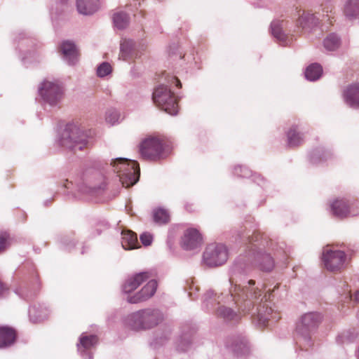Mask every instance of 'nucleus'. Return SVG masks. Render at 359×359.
<instances>
[{"label": "nucleus", "instance_id": "obj_3", "mask_svg": "<svg viewBox=\"0 0 359 359\" xmlns=\"http://www.w3.org/2000/svg\"><path fill=\"white\" fill-rule=\"evenodd\" d=\"M162 320L157 310L145 309L130 314L126 320L128 326L133 330L150 329Z\"/></svg>", "mask_w": 359, "mask_h": 359}, {"label": "nucleus", "instance_id": "obj_10", "mask_svg": "<svg viewBox=\"0 0 359 359\" xmlns=\"http://www.w3.org/2000/svg\"><path fill=\"white\" fill-rule=\"evenodd\" d=\"M157 282L155 280H151L137 292L133 295H128V302L130 304H138L145 302L150 299L155 294L157 289Z\"/></svg>", "mask_w": 359, "mask_h": 359}, {"label": "nucleus", "instance_id": "obj_20", "mask_svg": "<svg viewBox=\"0 0 359 359\" xmlns=\"http://www.w3.org/2000/svg\"><path fill=\"white\" fill-rule=\"evenodd\" d=\"M323 72L322 67L318 64H312L305 72V76L310 81H315L320 78Z\"/></svg>", "mask_w": 359, "mask_h": 359}, {"label": "nucleus", "instance_id": "obj_35", "mask_svg": "<svg viewBox=\"0 0 359 359\" xmlns=\"http://www.w3.org/2000/svg\"><path fill=\"white\" fill-rule=\"evenodd\" d=\"M140 241L144 245H149L152 241V236L150 233H144L140 236Z\"/></svg>", "mask_w": 359, "mask_h": 359}, {"label": "nucleus", "instance_id": "obj_24", "mask_svg": "<svg viewBox=\"0 0 359 359\" xmlns=\"http://www.w3.org/2000/svg\"><path fill=\"white\" fill-rule=\"evenodd\" d=\"M340 46V40L337 35L331 34L324 40V47L330 51L335 50Z\"/></svg>", "mask_w": 359, "mask_h": 359}, {"label": "nucleus", "instance_id": "obj_29", "mask_svg": "<svg viewBox=\"0 0 359 359\" xmlns=\"http://www.w3.org/2000/svg\"><path fill=\"white\" fill-rule=\"evenodd\" d=\"M299 18L297 21V25L298 27H302L304 28L310 21H313L314 17L313 14H310L309 13H306L303 11L302 14H299Z\"/></svg>", "mask_w": 359, "mask_h": 359}, {"label": "nucleus", "instance_id": "obj_40", "mask_svg": "<svg viewBox=\"0 0 359 359\" xmlns=\"http://www.w3.org/2000/svg\"><path fill=\"white\" fill-rule=\"evenodd\" d=\"M350 298L359 302V291H356L353 294L351 295Z\"/></svg>", "mask_w": 359, "mask_h": 359}, {"label": "nucleus", "instance_id": "obj_32", "mask_svg": "<svg viewBox=\"0 0 359 359\" xmlns=\"http://www.w3.org/2000/svg\"><path fill=\"white\" fill-rule=\"evenodd\" d=\"M111 72V67L107 62L101 64L97 70V74L99 76L103 77L108 75Z\"/></svg>", "mask_w": 359, "mask_h": 359}, {"label": "nucleus", "instance_id": "obj_42", "mask_svg": "<svg viewBox=\"0 0 359 359\" xmlns=\"http://www.w3.org/2000/svg\"><path fill=\"white\" fill-rule=\"evenodd\" d=\"M151 318H145L144 319V321L145 323H149V321H151Z\"/></svg>", "mask_w": 359, "mask_h": 359}, {"label": "nucleus", "instance_id": "obj_28", "mask_svg": "<svg viewBox=\"0 0 359 359\" xmlns=\"http://www.w3.org/2000/svg\"><path fill=\"white\" fill-rule=\"evenodd\" d=\"M97 341L95 335L81 336L80 338V344L85 349L90 348Z\"/></svg>", "mask_w": 359, "mask_h": 359}, {"label": "nucleus", "instance_id": "obj_38", "mask_svg": "<svg viewBox=\"0 0 359 359\" xmlns=\"http://www.w3.org/2000/svg\"><path fill=\"white\" fill-rule=\"evenodd\" d=\"M332 11V6L330 4L326 5L323 8V12L326 13V17L328 18L327 20H330V16H329L328 13H331Z\"/></svg>", "mask_w": 359, "mask_h": 359}, {"label": "nucleus", "instance_id": "obj_8", "mask_svg": "<svg viewBox=\"0 0 359 359\" xmlns=\"http://www.w3.org/2000/svg\"><path fill=\"white\" fill-rule=\"evenodd\" d=\"M40 95L50 105H55L62 97V87L57 83L45 81L39 88Z\"/></svg>", "mask_w": 359, "mask_h": 359}, {"label": "nucleus", "instance_id": "obj_27", "mask_svg": "<svg viewBox=\"0 0 359 359\" xmlns=\"http://www.w3.org/2000/svg\"><path fill=\"white\" fill-rule=\"evenodd\" d=\"M217 313L218 315L229 320H234L238 319V316L229 308L219 307L217 310Z\"/></svg>", "mask_w": 359, "mask_h": 359}, {"label": "nucleus", "instance_id": "obj_14", "mask_svg": "<svg viewBox=\"0 0 359 359\" xmlns=\"http://www.w3.org/2000/svg\"><path fill=\"white\" fill-rule=\"evenodd\" d=\"M121 245L126 250L137 248L139 243L137 234L130 230L123 231Z\"/></svg>", "mask_w": 359, "mask_h": 359}, {"label": "nucleus", "instance_id": "obj_30", "mask_svg": "<svg viewBox=\"0 0 359 359\" xmlns=\"http://www.w3.org/2000/svg\"><path fill=\"white\" fill-rule=\"evenodd\" d=\"M274 266V262L269 255H264L262 258L260 268L262 271H270Z\"/></svg>", "mask_w": 359, "mask_h": 359}, {"label": "nucleus", "instance_id": "obj_23", "mask_svg": "<svg viewBox=\"0 0 359 359\" xmlns=\"http://www.w3.org/2000/svg\"><path fill=\"white\" fill-rule=\"evenodd\" d=\"M74 135L69 137L71 144L69 147L74 151L76 152L78 150L81 151L85 148H87L88 142L86 139L80 137H74Z\"/></svg>", "mask_w": 359, "mask_h": 359}, {"label": "nucleus", "instance_id": "obj_19", "mask_svg": "<svg viewBox=\"0 0 359 359\" xmlns=\"http://www.w3.org/2000/svg\"><path fill=\"white\" fill-rule=\"evenodd\" d=\"M60 48L62 55L73 63L78 55L74 43L69 41H64Z\"/></svg>", "mask_w": 359, "mask_h": 359}, {"label": "nucleus", "instance_id": "obj_22", "mask_svg": "<svg viewBox=\"0 0 359 359\" xmlns=\"http://www.w3.org/2000/svg\"><path fill=\"white\" fill-rule=\"evenodd\" d=\"M346 16L352 18L359 14V0H349L345 6Z\"/></svg>", "mask_w": 359, "mask_h": 359}, {"label": "nucleus", "instance_id": "obj_31", "mask_svg": "<svg viewBox=\"0 0 359 359\" xmlns=\"http://www.w3.org/2000/svg\"><path fill=\"white\" fill-rule=\"evenodd\" d=\"M271 31L273 35L280 41L285 39V35L282 32V28L278 22H273L271 25Z\"/></svg>", "mask_w": 359, "mask_h": 359}, {"label": "nucleus", "instance_id": "obj_37", "mask_svg": "<svg viewBox=\"0 0 359 359\" xmlns=\"http://www.w3.org/2000/svg\"><path fill=\"white\" fill-rule=\"evenodd\" d=\"M8 290L9 287L7 286V285L0 280V297L4 296L8 292Z\"/></svg>", "mask_w": 359, "mask_h": 359}, {"label": "nucleus", "instance_id": "obj_34", "mask_svg": "<svg viewBox=\"0 0 359 359\" xmlns=\"http://www.w3.org/2000/svg\"><path fill=\"white\" fill-rule=\"evenodd\" d=\"M8 236L5 233L0 235V253L6 250L8 246Z\"/></svg>", "mask_w": 359, "mask_h": 359}, {"label": "nucleus", "instance_id": "obj_5", "mask_svg": "<svg viewBox=\"0 0 359 359\" xmlns=\"http://www.w3.org/2000/svg\"><path fill=\"white\" fill-rule=\"evenodd\" d=\"M153 100L156 106L171 115L178 111L177 98L167 86L161 85L153 93Z\"/></svg>", "mask_w": 359, "mask_h": 359}, {"label": "nucleus", "instance_id": "obj_2", "mask_svg": "<svg viewBox=\"0 0 359 359\" xmlns=\"http://www.w3.org/2000/svg\"><path fill=\"white\" fill-rule=\"evenodd\" d=\"M111 165L123 186L130 187L139 180L140 169L136 161L119 158L113 161Z\"/></svg>", "mask_w": 359, "mask_h": 359}, {"label": "nucleus", "instance_id": "obj_9", "mask_svg": "<svg viewBox=\"0 0 359 359\" xmlns=\"http://www.w3.org/2000/svg\"><path fill=\"white\" fill-rule=\"evenodd\" d=\"M346 254L341 250H326L323 255L325 268L330 271H340L344 268Z\"/></svg>", "mask_w": 359, "mask_h": 359}, {"label": "nucleus", "instance_id": "obj_13", "mask_svg": "<svg viewBox=\"0 0 359 359\" xmlns=\"http://www.w3.org/2000/svg\"><path fill=\"white\" fill-rule=\"evenodd\" d=\"M78 11L83 15H91L99 8V0H77Z\"/></svg>", "mask_w": 359, "mask_h": 359}, {"label": "nucleus", "instance_id": "obj_6", "mask_svg": "<svg viewBox=\"0 0 359 359\" xmlns=\"http://www.w3.org/2000/svg\"><path fill=\"white\" fill-rule=\"evenodd\" d=\"M228 252L226 247L222 244L208 245L203 253V261L209 266H217L226 262Z\"/></svg>", "mask_w": 359, "mask_h": 359}, {"label": "nucleus", "instance_id": "obj_7", "mask_svg": "<svg viewBox=\"0 0 359 359\" xmlns=\"http://www.w3.org/2000/svg\"><path fill=\"white\" fill-rule=\"evenodd\" d=\"M331 210L335 217L341 219L359 215L358 203H351L345 198L334 200L331 204Z\"/></svg>", "mask_w": 359, "mask_h": 359}, {"label": "nucleus", "instance_id": "obj_39", "mask_svg": "<svg viewBox=\"0 0 359 359\" xmlns=\"http://www.w3.org/2000/svg\"><path fill=\"white\" fill-rule=\"evenodd\" d=\"M171 82H172V83H175V86L177 87H178V88H181L182 87V83H181L180 81L176 76H172V77Z\"/></svg>", "mask_w": 359, "mask_h": 359}, {"label": "nucleus", "instance_id": "obj_36", "mask_svg": "<svg viewBox=\"0 0 359 359\" xmlns=\"http://www.w3.org/2000/svg\"><path fill=\"white\" fill-rule=\"evenodd\" d=\"M258 319L260 324H263L264 325L270 320L269 317L266 314L262 313L261 309L258 311Z\"/></svg>", "mask_w": 359, "mask_h": 359}, {"label": "nucleus", "instance_id": "obj_15", "mask_svg": "<svg viewBox=\"0 0 359 359\" xmlns=\"http://www.w3.org/2000/svg\"><path fill=\"white\" fill-rule=\"evenodd\" d=\"M15 331L8 327H0V348L11 345L15 339Z\"/></svg>", "mask_w": 359, "mask_h": 359}, {"label": "nucleus", "instance_id": "obj_25", "mask_svg": "<svg viewBox=\"0 0 359 359\" xmlns=\"http://www.w3.org/2000/svg\"><path fill=\"white\" fill-rule=\"evenodd\" d=\"M154 219L159 224H166L170 220L168 212L163 208H158L154 211Z\"/></svg>", "mask_w": 359, "mask_h": 359}, {"label": "nucleus", "instance_id": "obj_1", "mask_svg": "<svg viewBox=\"0 0 359 359\" xmlns=\"http://www.w3.org/2000/svg\"><path fill=\"white\" fill-rule=\"evenodd\" d=\"M139 151L144 159L157 161L163 158L170 152V142L163 135H148L140 142Z\"/></svg>", "mask_w": 359, "mask_h": 359}, {"label": "nucleus", "instance_id": "obj_26", "mask_svg": "<svg viewBox=\"0 0 359 359\" xmlns=\"http://www.w3.org/2000/svg\"><path fill=\"white\" fill-rule=\"evenodd\" d=\"M114 22L119 29L125 28L128 24V16L123 12H118L114 15Z\"/></svg>", "mask_w": 359, "mask_h": 359}, {"label": "nucleus", "instance_id": "obj_33", "mask_svg": "<svg viewBox=\"0 0 359 359\" xmlns=\"http://www.w3.org/2000/svg\"><path fill=\"white\" fill-rule=\"evenodd\" d=\"M119 114L116 111H109L106 116V121L112 125L117 122Z\"/></svg>", "mask_w": 359, "mask_h": 359}, {"label": "nucleus", "instance_id": "obj_16", "mask_svg": "<svg viewBox=\"0 0 359 359\" xmlns=\"http://www.w3.org/2000/svg\"><path fill=\"white\" fill-rule=\"evenodd\" d=\"M262 292L259 289H255L254 291H250L247 287H241L240 285H235L234 290L231 292V295L236 297L241 298L244 299L246 298L257 299L261 296Z\"/></svg>", "mask_w": 359, "mask_h": 359}, {"label": "nucleus", "instance_id": "obj_17", "mask_svg": "<svg viewBox=\"0 0 359 359\" xmlns=\"http://www.w3.org/2000/svg\"><path fill=\"white\" fill-rule=\"evenodd\" d=\"M344 97L348 104L353 107H359V83L350 86L346 89Z\"/></svg>", "mask_w": 359, "mask_h": 359}, {"label": "nucleus", "instance_id": "obj_21", "mask_svg": "<svg viewBox=\"0 0 359 359\" xmlns=\"http://www.w3.org/2000/svg\"><path fill=\"white\" fill-rule=\"evenodd\" d=\"M133 41L123 39L121 43V51L119 58L123 60H128L131 57V52L133 49Z\"/></svg>", "mask_w": 359, "mask_h": 359}, {"label": "nucleus", "instance_id": "obj_12", "mask_svg": "<svg viewBox=\"0 0 359 359\" xmlns=\"http://www.w3.org/2000/svg\"><path fill=\"white\" fill-rule=\"evenodd\" d=\"M150 277L151 274L149 272H140L129 277L123 285V292L125 293L133 292Z\"/></svg>", "mask_w": 359, "mask_h": 359}, {"label": "nucleus", "instance_id": "obj_18", "mask_svg": "<svg viewBox=\"0 0 359 359\" xmlns=\"http://www.w3.org/2000/svg\"><path fill=\"white\" fill-rule=\"evenodd\" d=\"M287 137L288 144L290 147L299 146L304 141L303 134L299 131L297 126H292L289 129Z\"/></svg>", "mask_w": 359, "mask_h": 359}, {"label": "nucleus", "instance_id": "obj_4", "mask_svg": "<svg viewBox=\"0 0 359 359\" xmlns=\"http://www.w3.org/2000/svg\"><path fill=\"white\" fill-rule=\"evenodd\" d=\"M321 316L318 313L304 314L297 327L298 343L301 348L307 349L311 346V332L320 323Z\"/></svg>", "mask_w": 359, "mask_h": 359}, {"label": "nucleus", "instance_id": "obj_41", "mask_svg": "<svg viewBox=\"0 0 359 359\" xmlns=\"http://www.w3.org/2000/svg\"><path fill=\"white\" fill-rule=\"evenodd\" d=\"M255 281H254L253 280H249V282H248V284H249L250 285H255Z\"/></svg>", "mask_w": 359, "mask_h": 359}, {"label": "nucleus", "instance_id": "obj_11", "mask_svg": "<svg viewBox=\"0 0 359 359\" xmlns=\"http://www.w3.org/2000/svg\"><path fill=\"white\" fill-rule=\"evenodd\" d=\"M203 238L200 231L195 228L187 229L181 239V245L185 250H194L201 247Z\"/></svg>", "mask_w": 359, "mask_h": 359}]
</instances>
